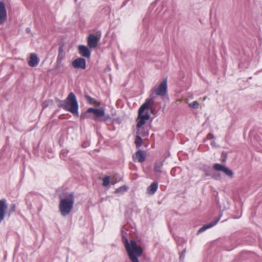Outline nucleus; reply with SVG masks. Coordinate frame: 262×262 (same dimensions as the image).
Segmentation results:
<instances>
[{"label":"nucleus","mask_w":262,"mask_h":262,"mask_svg":"<svg viewBox=\"0 0 262 262\" xmlns=\"http://www.w3.org/2000/svg\"><path fill=\"white\" fill-rule=\"evenodd\" d=\"M57 106L60 108L70 112L74 115L78 116V103L75 94L71 92L64 100L56 99Z\"/></svg>","instance_id":"obj_1"},{"label":"nucleus","mask_w":262,"mask_h":262,"mask_svg":"<svg viewBox=\"0 0 262 262\" xmlns=\"http://www.w3.org/2000/svg\"><path fill=\"white\" fill-rule=\"evenodd\" d=\"M122 241L130 261L139 262L138 257L142 255L143 252L142 247L139 246L135 240H131L129 243L125 236H122Z\"/></svg>","instance_id":"obj_2"},{"label":"nucleus","mask_w":262,"mask_h":262,"mask_svg":"<svg viewBox=\"0 0 262 262\" xmlns=\"http://www.w3.org/2000/svg\"><path fill=\"white\" fill-rule=\"evenodd\" d=\"M81 120L90 118L95 121L106 122L111 119V117L108 114H105L103 108H94L92 107L89 108L84 113L80 115Z\"/></svg>","instance_id":"obj_3"},{"label":"nucleus","mask_w":262,"mask_h":262,"mask_svg":"<svg viewBox=\"0 0 262 262\" xmlns=\"http://www.w3.org/2000/svg\"><path fill=\"white\" fill-rule=\"evenodd\" d=\"M60 202L59 204V209L61 214L63 216L68 215L72 210L74 204V194L73 192L67 193L65 198L61 195L59 196Z\"/></svg>","instance_id":"obj_4"},{"label":"nucleus","mask_w":262,"mask_h":262,"mask_svg":"<svg viewBox=\"0 0 262 262\" xmlns=\"http://www.w3.org/2000/svg\"><path fill=\"white\" fill-rule=\"evenodd\" d=\"M167 79L165 78L160 83L158 87H154L150 90V97L146 99V100H149V101L151 103H154L156 96H164L167 94Z\"/></svg>","instance_id":"obj_5"},{"label":"nucleus","mask_w":262,"mask_h":262,"mask_svg":"<svg viewBox=\"0 0 262 262\" xmlns=\"http://www.w3.org/2000/svg\"><path fill=\"white\" fill-rule=\"evenodd\" d=\"M150 103L151 102L149 101V100L146 99L145 102L140 106L138 111L139 116L141 117L145 121L148 120L149 119L150 115L148 113L143 114V112L146 110H149Z\"/></svg>","instance_id":"obj_6"},{"label":"nucleus","mask_w":262,"mask_h":262,"mask_svg":"<svg viewBox=\"0 0 262 262\" xmlns=\"http://www.w3.org/2000/svg\"><path fill=\"white\" fill-rule=\"evenodd\" d=\"M213 168L217 171H222L230 178L233 177V171L225 166L219 163H215L213 166Z\"/></svg>","instance_id":"obj_7"},{"label":"nucleus","mask_w":262,"mask_h":262,"mask_svg":"<svg viewBox=\"0 0 262 262\" xmlns=\"http://www.w3.org/2000/svg\"><path fill=\"white\" fill-rule=\"evenodd\" d=\"M71 65L75 69L84 70L86 68V60L84 58H78L73 60Z\"/></svg>","instance_id":"obj_8"},{"label":"nucleus","mask_w":262,"mask_h":262,"mask_svg":"<svg viewBox=\"0 0 262 262\" xmlns=\"http://www.w3.org/2000/svg\"><path fill=\"white\" fill-rule=\"evenodd\" d=\"M7 19V9L4 3L0 1V25Z\"/></svg>","instance_id":"obj_9"},{"label":"nucleus","mask_w":262,"mask_h":262,"mask_svg":"<svg viewBox=\"0 0 262 262\" xmlns=\"http://www.w3.org/2000/svg\"><path fill=\"white\" fill-rule=\"evenodd\" d=\"M146 157V154L144 150H139L133 156V159L134 161L142 163L145 160Z\"/></svg>","instance_id":"obj_10"},{"label":"nucleus","mask_w":262,"mask_h":262,"mask_svg":"<svg viewBox=\"0 0 262 262\" xmlns=\"http://www.w3.org/2000/svg\"><path fill=\"white\" fill-rule=\"evenodd\" d=\"M99 38L93 34H90L88 37V45L91 48H95L97 47Z\"/></svg>","instance_id":"obj_11"},{"label":"nucleus","mask_w":262,"mask_h":262,"mask_svg":"<svg viewBox=\"0 0 262 262\" xmlns=\"http://www.w3.org/2000/svg\"><path fill=\"white\" fill-rule=\"evenodd\" d=\"M79 53L83 57L89 58L91 56V51L86 46L84 45H79L78 46Z\"/></svg>","instance_id":"obj_12"},{"label":"nucleus","mask_w":262,"mask_h":262,"mask_svg":"<svg viewBox=\"0 0 262 262\" xmlns=\"http://www.w3.org/2000/svg\"><path fill=\"white\" fill-rule=\"evenodd\" d=\"M39 62V59L37 55L35 53H31L30 55V58L28 60V64L31 67H36Z\"/></svg>","instance_id":"obj_13"},{"label":"nucleus","mask_w":262,"mask_h":262,"mask_svg":"<svg viewBox=\"0 0 262 262\" xmlns=\"http://www.w3.org/2000/svg\"><path fill=\"white\" fill-rule=\"evenodd\" d=\"M222 216V214H221L214 221L211 222V223L204 225L202 227H201L198 231L199 232H202L205 231L206 229L211 228L215 226L220 220L221 217Z\"/></svg>","instance_id":"obj_14"},{"label":"nucleus","mask_w":262,"mask_h":262,"mask_svg":"<svg viewBox=\"0 0 262 262\" xmlns=\"http://www.w3.org/2000/svg\"><path fill=\"white\" fill-rule=\"evenodd\" d=\"M158 183L157 182H152L147 189V193L150 195H153L158 189Z\"/></svg>","instance_id":"obj_15"},{"label":"nucleus","mask_w":262,"mask_h":262,"mask_svg":"<svg viewBox=\"0 0 262 262\" xmlns=\"http://www.w3.org/2000/svg\"><path fill=\"white\" fill-rule=\"evenodd\" d=\"M163 161L156 162L155 163L154 171L156 174L160 175L162 172V168L163 165Z\"/></svg>","instance_id":"obj_16"},{"label":"nucleus","mask_w":262,"mask_h":262,"mask_svg":"<svg viewBox=\"0 0 262 262\" xmlns=\"http://www.w3.org/2000/svg\"><path fill=\"white\" fill-rule=\"evenodd\" d=\"M84 96V98H85L86 100L88 101V102L89 104L95 105L96 106H99L100 105V104H101L100 102H98L95 99L91 97L89 95L85 94Z\"/></svg>","instance_id":"obj_17"},{"label":"nucleus","mask_w":262,"mask_h":262,"mask_svg":"<svg viewBox=\"0 0 262 262\" xmlns=\"http://www.w3.org/2000/svg\"><path fill=\"white\" fill-rule=\"evenodd\" d=\"M66 57V53L64 50V46L63 45H60L58 49V54L57 58V60L62 61Z\"/></svg>","instance_id":"obj_18"},{"label":"nucleus","mask_w":262,"mask_h":262,"mask_svg":"<svg viewBox=\"0 0 262 262\" xmlns=\"http://www.w3.org/2000/svg\"><path fill=\"white\" fill-rule=\"evenodd\" d=\"M138 130L137 134L138 135L142 137H146L148 135V130L145 127H141V128H137Z\"/></svg>","instance_id":"obj_19"},{"label":"nucleus","mask_w":262,"mask_h":262,"mask_svg":"<svg viewBox=\"0 0 262 262\" xmlns=\"http://www.w3.org/2000/svg\"><path fill=\"white\" fill-rule=\"evenodd\" d=\"M142 139L140 136L137 135L135 138V144L137 148H140L142 144Z\"/></svg>","instance_id":"obj_20"},{"label":"nucleus","mask_w":262,"mask_h":262,"mask_svg":"<svg viewBox=\"0 0 262 262\" xmlns=\"http://www.w3.org/2000/svg\"><path fill=\"white\" fill-rule=\"evenodd\" d=\"M137 121L138 122L137 124V128H141V127H142L145 123V121L141 117H140L139 116L137 119Z\"/></svg>","instance_id":"obj_21"},{"label":"nucleus","mask_w":262,"mask_h":262,"mask_svg":"<svg viewBox=\"0 0 262 262\" xmlns=\"http://www.w3.org/2000/svg\"><path fill=\"white\" fill-rule=\"evenodd\" d=\"M127 190H128V187L125 185H123V186H122L118 188L117 189H116L115 190V192L116 193H119L120 192H126Z\"/></svg>","instance_id":"obj_22"},{"label":"nucleus","mask_w":262,"mask_h":262,"mask_svg":"<svg viewBox=\"0 0 262 262\" xmlns=\"http://www.w3.org/2000/svg\"><path fill=\"white\" fill-rule=\"evenodd\" d=\"M16 206L14 204H12L10 205V208L8 211V215L10 216L11 214L15 211Z\"/></svg>","instance_id":"obj_23"},{"label":"nucleus","mask_w":262,"mask_h":262,"mask_svg":"<svg viewBox=\"0 0 262 262\" xmlns=\"http://www.w3.org/2000/svg\"><path fill=\"white\" fill-rule=\"evenodd\" d=\"M110 183V177H106L103 179V185L104 186H107Z\"/></svg>","instance_id":"obj_24"},{"label":"nucleus","mask_w":262,"mask_h":262,"mask_svg":"<svg viewBox=\"0 0 262 262\" xmlns=\"http://www.w3.org/2000/svg\"><path fill=\"white\" fill-rule=\"evenodd\" d=\"M53 102L52 100H46L45 101H43L42 103V106L43 108H46L47 107V106H49V104L50 103H52Z\"/></svg>","instance_id":"obj_25"},{"label":"nucleus","mask_w":262,"mask_h":262,"mask_svg":"<svg viewBox=\"0 0 262 262\" xmlns=\"http://www.w3.org/2000/svg\"><path fill=\"white\" fill-rule=\"evenodd\" d=\"M189 106L192 108H198L199 106V103L197 101H194L192 103L189 104Z\"/></svg>","instance_id":"obj_26"},{"label":"nucleus","mask_w":262,"mask_h":262,"mask_svg":"<svg viewBox=\"0 0 262 262\" xmlns=\"http://www.w3.org/2000/svg\"><path fill=\"white\" fill-rule=\"evenodd\" d=\"M62 61L58 60H56V64L55 66L56 69H59L63 66Z\"/></svg>","instance_id":"obj_27"},{"label":"nucleus","mask_w":262,"mask_h":262,"mask_svg":"<svg viewBox=\"0 0 262 262\" xmlns=\"http://www.w3.org/2000/svg\"><path fill=\"white\" fill-rule=\"evenodd\" d=\"M227 154L225 151H223L222 153V156H221V158L222 159V162H225L227 159Z\"/></svg>","instance_id":"obj_28"},{"label":"nucleus","mask_w":262,"mask_h":262,"mask_svg":"<svg viewBox=\"0 0 262 262\" xmlns=\"http://www.w3.org/2000/svg\"><path fill=\"white\" fill-rule=\"evenodd\" d=\"M68 152L69 151L68 150L62 149L60 152V156L62 158L65 157Z\"/></svg>","instance_id":"obj_29"},{"label":"nucleus","mask_w":262,"mask_h":262,"mask_svg":"<svg viewBox=\"0 0 262 262\" xmlns=\"http://www.w3.org/2000/svg\"><path fill=\"white\" fill-rule=\"evenodd\" d=\"M149 109H150L151 113H153L155 110V100H154V103H150V107H149Z\"/></svg>","instance_id":"obj_30"},{"label":"nucleus","mask_w":262,"mask_h":262,"mask_svg":"<svg viewBox=\"0 0 262 262\" xmlns=\"http://www.w3.org/2000/svg\"><path fill=\"white\" fill-rule=\"evenodd\" d=\"M186 249H184L183 250V251L182 252V253L180 255V259L181 260V259H183L184 258V256H185V254L186 253Z\"/></svg>","instance_id":"obj_31"},{"label":"nucleus","mask_w":262,"mask_h":262,"mask_svg":"<svg viewBox=\"0 0 262 262\" xmlns=\"http://www.w3.org/2000/svg\"><path fill=\"white\" fill-rule=\"evenodd\" d=\"M206 138L207 140H211L214 138V136L213 134L209 133L207 135Z\"/></svg>","instance_id":"obj_32"},{"label":"nucleus","mask_w":262,"mask_h":262,"mask_svg":"<svg viewBox=\"0 0 262 262\" xmlns=\"http://www.w3.org/2000/svg\"><path fill=\"white\" fill-rule=\"evenodd\" d=\"M211 145L214 146H215V141H212L211 143Z\"/></svg>","instance_id":"obj_33"},{"label":"nucleus","mask_w":262,"mask_h":262,"mask_svg":"<svg viewBox=\"0 0 262 262\" xmlns=\"http://www.w3.org/2000/svg\"><path fill=\"white\" fill-rule=\"evenodd\" d=\"M30 31V29L29 28H27L26 29V32L27 33H29Z\"/></svg>","instance_id":"obj_34"}]
</instances>
